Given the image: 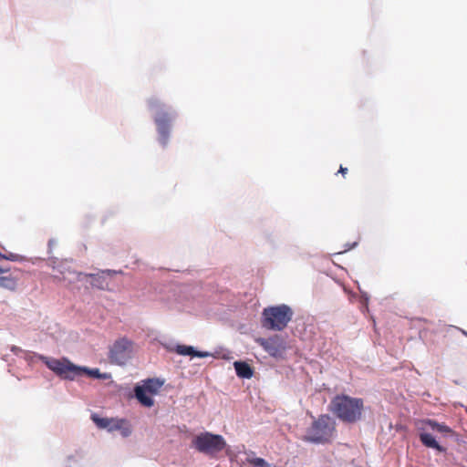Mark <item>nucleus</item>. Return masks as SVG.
<instances>
[{
  "label": "nucleus",
  "instance_id": "obj_1",
  "mask_svg": "<svg viewBox=\"0 0 467 467\" xmlns=\"http://www.w3.org/2000/svg\"><path fill=\"white\" fill-rule=\"evenodd\" d=\"M147 105L156 126L157 141L162 149H166L171 138L172 125L178 117V112L157 97H150L147 100Z\"/></svg>",
  "mask_w": 467,
  "mask_h": 467
},
{
  "label": "nucleus",
  "instance_id": "obj_2",
  "mask_svg": "<svg viewBox=\"0 0 467 467\" xmlns=\"http://www.w3.org/2000/svg\"><path fill=\"white\" fill-rule=\"evenodd\" d=\"M38 358L57 376L66 380H75L84 375L98 379L100 376V370L97 368H90L85 366L76 365L67 358H54L44 355H38Z\"/></svg>",
  "mask_w": 467,
  "mask_h": 467
},
{
  "label": "nucleus",
  "instance_id": "obj_3",
  "mask_svg": "<svg viewBox=\"0 0 467 467\" xmlns=\"http://www.w3.org/2000/svg\"><path fill=\"white\" fill-rule=\"evenodd\" d=\"M363 408L362 399L345 394L335 396L328 405V410L338 420L350 424L361 420Z\"/></svg>",
  "mask_w": 467,
  "mask_h": 467
},
{
  "label": "nucleus",
  "instance_id": "obj_4",
  "mask_svg": "<svg viewBox=\"0 0 467 467\" xmlns=\"http://www.w3.org/2000/svg\"><path fill=\"white\" fill-rule=\"evenodd\" d=\"M311 417L313 421L306 429L303 441L313 444L330 442L337 434L335 419L328 414H322L317 419Z\"/></svg>",
  "mask_w": 467,
  "mask_h": 467
},
{
  "label": "nucleus",
  "instance_id": "obj_5",
  "mask_svg": "<svg viewBox=\"0 0 467 467\" xmlns=\"http://www.w3.org/2000/svg\"><path fill=\"white\" fill-rule=\"evenodd\" d=\"M421 426L418 427L419 439L420 442L427 448L436 450L438 452H445V447L441 446L436 440V438L430 432L428 429L441 433L444 437L454 436L453 431L444 423H440L435 420L425 419L420 422Z\"/></svg>",
  "mask_w": 467,
  "mask_h": 467
},
{
  "label": "nucleus",
  "instance_id": "obj_6",
  "mask_svg": "<svg viewBox=\"0 0 467 467\" xmlns=\"http://www.w3.org/2000/svg\"><path fill=\"white\" fill-rule=\"evenodd\" d=\"M293 316L292 308L285 304L269 306L263 310L262 324L265 328L282 331L292 320Z\"/></svg>",
  "mask_w": 467,
  "mask_h": 467
},
{
  "label": "nucleus",
  "instance_id": "obj_7",
  "mask_svg": "<svg viewBox=\"0 0 467 467\" xmlns=\"http://www.w3.org/2000/svg\"><path fill=\"white\" fill-rule=\"evenodd\" d=\"M192 446L199 452L212 455L223 451L226 442L222 435L204 431L193 438Z\"/></svg>",
  "mask_w": 467,
  "mask_h": 467
},
{
  "label": "nucleus",
  "instance_id": "obj_8",
  "mask_svg": "<svg viewBox=\"0 0 467 467\" xmlns=\"http://www.w3.org/2000/svg\"><path fill=\"white\" fill-rule=\"evenodd\" d=\"M131 342L126 338H120L112 345L109 358L110 362L117 365H124L130 357Z\"/></svg>",
  "mask_w": 467,
  "mask_h": 467
},
{
  "label": "nucleus",
  "instance_id": "obj_9",
  "mask_svg": "<svg viewBox=\"0 0 467 467\" xmlns=\"http://www.w3.org/2000/svg\"><path fill=\"white\" fill-rule=\"evenodd\" d=\"M121 271H116V270H102L95 274H87L83 275L82 273H77V277L78 280H80V276L85 275L91 279L90 285L94 287H97L99 289L104 290L108 287V277H111L114 275L120 274Z\"/></svg>",
  "mask_w": 467,
  "mask_h": 467
},
{
  "label": "nucleus",
  "instance_id": "obj_10",
  "mask_svg": "<svg viewBox=\"0 0 467 467\" xmlns=\"http://www.w3.org/2000/svg\"><path fill=\"white\" fill-rule=\"evenodd\" d=\"M257 342L271 357L277 358L281 356L283 347L278 339L260 337Z\"/></svg>",
  "mask_w": 467,
  "mask_h": 467
},
{
  "label": "nucleus",
  "instance_id": "obj_11",
  "mask_svg": "<svg viewBox=\"0 0 467 467\" xmlns=\"http://www.w3.org/2000/svg\"><path fill=\"white\" fill-rule=\"evenodd\" d=\"M170 350H174L181 356H190L191 358H207L212 356V353L198 350L190 345L176 344L174 348H170Z\"/></svg>",
  "mask_w": 467,
  "mask_h": 467
},
{
  "label": "nucleus",
  "instance_id": "obj_12",
  "mask_svg": "<svg viewBox=\"0 0 467 467\" xmlns=\"http://www.w3.org/2000/svg\"><path fill=\"white\" fill-rule=\"evenodd\" d=\"M150 393L147 392L143 388L140 386V384H137L134 387V395L138 401L145 406V407H151L154 404L153 399L149 395Z\"/></svg>",
  "mask_w": 467,
  "mask_h": 467
},
{
  "label": "nucleus",
  "instance_id": "obj_13",
  "mask_svg": "<svg viewBox=\"0 0 467 467\" xmlns=\"http://www.w3.org/2000/svg\"><path fill=\"white\" fill-rule=\"evenodd\" d=\"M234 367L235 369L236 375L241 379H251L253 377L254 371L252 367L244 362V361H234Z\"/></svg>",
  "mask_w": 467,
  "mask_h": 467
},
{
  "label": "nucleus",
  "instance_id": "obj_14",
  "mask_svg": "<svg viewBox=\"0 0 467 467\" xmlns=\"http://www.w3.org/2000/svg\"><path fill=\"white\" fill-rule=\"evenodd\" d=\"M244 453L246 455L244 462L248 463L251 467H274L265 459L256 457L255 453L252 451H245Z\"/></svg>",
  "mask_w": 467,
  "mask_h": 467
},
{
  "label": "nucleus",
  "instance_id": "obj_15",
  "mask_svg": "<svg viewBox=\"0 0 467 467\" xmlns=\"http://www.w3.org/2000/svg\"><path fill=\"white\" fill-rule=\"evenodd\" d=\"M162 384L163 381H161L159 379H147L140 386L150 394H156Z\"/></svg>",
  "mask_w": 467,
  "mask_h": 467
},
{
  "label": "nucleus",
  "instance_id": "obj_16",
  "mask_svg": "<svg viewBox=\"0 0 467 467\" xmlns=\"http://www.w3.org/2000/svg\"><path fill=\"white\" fill-rule=\"evenodd\" d=\"M67 467H87L84 453L76 451L75 454L69 455L67 460Z\"/></svg>",
  "mask_w": 467,
  "mask_h": 467
},
{
  "label": "nucleus",
  "instance_id": "obj_17",
  "mask_svg": "<svg viewBox=\"0 0 467 467\" xmlns=\"http://www.w3.org/2000/svg\"><path fill=\"white\" fill-rule=\"evenodd\" d=\"M16 280L12 276H0V287L10 291L16 288Z\"/></svg>",
  "mask_w": 467,
  "mask_h": 467
},
{
  "label": "nucleus",
  "instance_id": "obj_18",
  "mask_svg": "<svg viewBox=\"0 0 467 467\" xmlns=\"http://www.w3.org/2000/svg\"><path fill=\"white\" fill-rule=\"evenodd\" d=\"M91 420L96 424V426L98 428L108 430V427L110 424L111 418H103V417H100L97 413H92L91 414Z\"/></svg>",
  "mask_w": 467,
  "mask_h": 467
},
{
  "label": "nucleus",
  "instance_id": "obj_19",
  "mask_svg": "<svg viewBox=\"0 0 467 467\" xmlns=\"http://www.w3.org/2000/svg\"><path fill=\"white\" fill-rule=\"evenodd\" d=\"M124 422V419L111 418L110 424L108 427V431L112 432L115 431H119L120 429V425Z\"/></svg>",
  "mask_w": 467,
  "mask_h": 467
},
{
  "label": "nucleus",
  "instance_id": "obj_20",
  "mask_svg": "<svg viewBox=\"0 0 467 467\" xmlns=\"http://www.w3.org/2000/svg\"><path fill=\"white\" fill-rule=\"evenodd\" d=\"M122 437L127 438L130 436L132 433V429L127 420L124 419V422L120 425V429H119Z\"/></svg>",
  "mask_w": 467,
  "mask_h": 467
},
{
  "label": "nucleus",
  "instance_id": "obj_21",
  "mask_svg": "<svg viewBox=\"0 0 467 467\" xmlns=\"http://www.w3.org/2000/svg\"><path fill=\"white\" fill-rule=\"evenodd\" d=\"M21 259H22L21 255H19L17 254H14V253H8V254H6V256H5V260H8L11 262L20 261Z\"/></svg>",
  "mask_w": 467,
  "mask_h": 467
},
{
  "label": "nucleus",
  "instance_id": "obj_22",
  "mask_svg": "<svg viewBox=\"0 0 467 467\" xmlns=\"http://www.w3.org/2000/svg\"><path fill=\"white\" fill-rule=\"evenodd\" d=\"M360 301H361L363 306L368 308V301H369V296H368V294L367 292L361 291Z\"/></svg>",
  "mask_w": 467,
  "mask_h": 467
},
{
  "label": "nucleus",
  "instance_id": "obj_23",
  "mask_svg": "<svg viewBox=\"0 0 467 467\" xmlns=\"http://www.w3.org/2000/svg\"><path fill=\"white\" fill-rule=\"evenodd\" d=\"M357 245H358L357 242H354L353 244H348H348H345V250L343 252H338L336 254H343L344 252H347L348 250H351V249L355 248Z\"/></svg>",
  "mask_w": 467,
  "mask_h": 467
},
{
  "label": "nucleus",
  "instance_id": "obj_24",
  "mask_svg": "<svg viewBox=\"0 0 467 467\" xmlns=\"http://www.w3.org/2000/svg\"><path fill=\"white\" fill-rule=\"evenodd\" d=\"M111 375L109 373H101L100 376L98 377V379H109Z\"/></svg>",
  "mask_w": 467,
  "mask_h": 467
},
{
  "label": "nucleus",
  "instance_id": "obj_25",
  "mask_svg": "<svg viewBox=\"0 0 467 467\" xmlns=\"http://www.w3.org/2000/svg\"><path fill=\"white\" fill-rule=\"evenodd\" d=\"M347 171H348V168H345V167H343V166H340L339 171H338V172H339V173H341V174H343V175H344V174H346V173H347Z\"/></svg>",
  "mask_w": 467,
  "mask_h": 467
},
{
  "label": "nucleus",
  "instance_id": "obj_26",
  "mask_svg": "<svg viewBox=\"0 0 467 467\" xmlns=\"http://www.w3.org/2000/svg\"><path fill=\"white\" fill-rule=\"evenodd\" d=\"M12 352H14L15 354H17L19 351H21V349L18 348V347H16V346H13L12 348H11Z\"/></svg>",
  "mask_w": 467,
  "mask_h": 467
},
{
  "label": "nucleus",
  "instance_id": "obj_27",
  "mask_svg": "<svg viewBox=\"0 0 467 467\" xmlns=\"http://www.w3.org/2000/svg\"><path fill=\"white\" fill-rule=\"evenodd\" d=\"M9 271V268H5L0 266V275L7 273Z\"/></svg>",
  "mask_w": 467,
  "mask_h": 467
},
{
  "label": "nucleus",
  "instance_id": "obj_28",
  "mask_svg": "<svg viewBox=\"0 0 467 467\" xmlns=\"http://www.w3.org/2000/svg\"><path fill=\"white\" fill-rule=\"evenodd\" d=\"M56 244L55 240L54 239H50L48 241V247L49 249L52 247V245H54Z\"/></svg>",
  "mask_w": 467,
  "mask_h": 467
},
{
  "label": "nucleus",
  "instance_id": "obj_29",
  "mask_svg": "<svg viewBox=\"0 0 467 467\" xmlns=\"http://www.w3.org/2000/svg\"><path fill=\"white\" fill-rule=\"evenodd\" d=\"M5 256H6V254H2V253L0 252V259H4V260H5Z\"/></svg>",
  "mask_w": 467,
  "mask_h": 467
},
{
  "label": "nucleus",
  "instance_id": "obj_30",
  "mask_svg": "<svg viewBox=\"0 0 467 467\" xmlns=\"http://www.w3.org/2000/svg\"><path fill=\"white\" fill-rule=\"evenodd\" d=\"M462 333L467 337V331L463 330V329H461Z\"/></svg>",
  "mask_w": 467,
  "mask_h": 467
}]
</instances>
